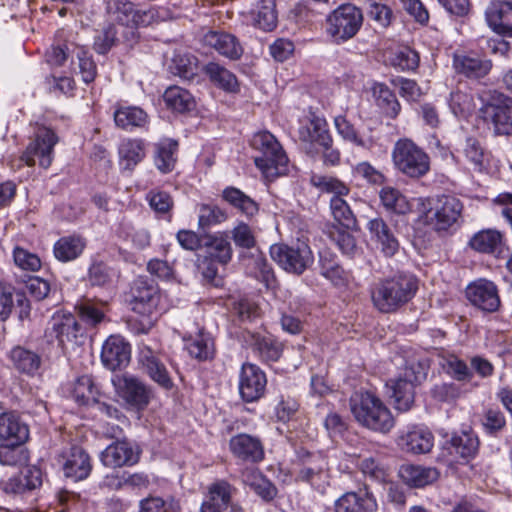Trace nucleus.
Instances as JSON below:
<instances>
[{
  "instance_id": "f257e3e1",
  "label": "nucleus",
  "mask_w": 512,
  "mask_h": 512,
  "mask_svg": "<svg viewBox=\"0 0 512 512\" xmlns=\"http://www.w3.org/2000/svg\"><path fill=\"white\" fill-rule=\"evenodd\" d=\"M417 290L418 281L414 276L398 274L375 283L371 289V299L380 312L391 313L408 303Z\"/></svg>"
},
{
  "instance_id": "f03ea898",
  "label": "nucleus",
  "mask_w": 512,
  "mask_h": 512,
  "mask_svg": "<svg viewBox=\"0 0 512 512\" xmlns=\"http://www.w3.org/2000/svg\"><path fill=\"white\" fill-rule=\"evenodd\" d=\"M350 409L355 420L369 430L388 433L395 425L391 410L371 392L355 393L350 399Z\"/></svg>"
},
{
  "instance_id": "7ed1b4c3",
  "label": "nucleus",
  "mask_w": 512,
  "mask_h": 512,
  "mask_svg": "<svg viewBox=\"0 0 512 512\" xmlns=\"http://www.w3.org/2000/svg\"><path fill=\"white\" fill-rule=\"evenodd\" d=\"M251 146L259 153L254 162L265 178L274 180L288 172V157L273 134L268 131L254 134Z\"/></svg>"
},
{
  "instance_id": "20e7f679",
  "label": "nucleus",
  "mask_w": 512,
  "mask_h": 512,
  "mask_svg": "<svg viewBox=\"0 0 512 512\" xmlns=\"http://www.w3.org/2000/svg\"><path fill=\"white\" fill-rule=\"evenodd\" d=\"M429 366L425 362L417 361L406 365L404 369L386 386L389 388L391 398L394 399L395 408L401 412L411 409L414 404L415 387L427 378Z\"/></svg>"
},
{
  "instance_id": "39448f33",
  "label": "nucleus",
  "mask_w": 512,
  "mask_h": 512,
  "mask_svg": "<svg viewBox=\"0 0 512 512\" xmlns=\"http://www.w3.org/2000/svg\"><path fill=\"white\" fill-rule=\"evenodd\" d=\"M394 168L408 178L419 179L430 170V157L409 138L397 140L391 152Z\"/></svg>"
},
{
  "instance_id": "423d86ee",
  "label": "nucleus",
  "mask_w": 512,
  "mask_h": 512,
  "mask_svg": "<svg viewBox=\"0 0 512 512\" xmlns=\"http://www.w3.org/2000/svg\"><path fill=\"white\" fill-rule=\"evenodd\" d=\"M362 23L361 10L352 4H344L328 16L326 32L333 42L339 44L353 38Z\"/></svg>"
},
{
  "instance_id": "0eeeda50",
  "label": "nucleus",
  "mask_w": 512,
  "mask_h": 512,
  "mask_svg": "<svg viewBox=\"0 0 512 512\" xmlns=\"http://www.w3.org/2000/svg\"><path fill=\"white\" fill-rule=\"evenodd\" d=\"M270 255L282 269L296 275H301L314 261L309 245L300 241L292 245L274 244Z\"/></svg>"
},
{
  "instance_id": "6e6552de",
  "label": "nucleus",
  "mask_w": 512,
  "mask_h": 512,
  "mask_svg": "<svg viewBox=\"0 0 512 512\" xmlns=\"http://www.w3.org/2000/svg\"><path fill=\"white\" fill-rule=\"evenodd\" d=\"M462 211L463 204L458 198L451 195H442L426 212L425 221L436 232H447L458 225Z\"/></svg>"
},
{
  "instance_id": "1a4fd4ad",
  "label": "nucleus",
  "mask_w": 512,
  "mask_h": 512,
  "mask_svg": "<svg viewBox=\"0 0 512 512\" xmlns=\"http://www.w3.org/2000/svg\"><path fill=\"white\" fill-rule=\"evenodd\" d=\"M137 363L141 373L160 388L166 391L173 389V379L166 365L161 360L159 352L143 344L139 347Z\"/></svg>"
},
{
  "instance_id": "9d476101",
  "label": "nucleus",
  "mask_w": 512,
  "mask_h": 512,
  "mask_svg": "<svg viewBox=\"0 0 512 512\" xmlns=\"http://www.w3.org/2000/svg\"><path fill=\"white\" fill-rule=\"evenodd\" d=\"M58 142L55 132L47 127L38 128L35 139L26 148L22 160L28 166H34L38 157L39 165L44 169L50 167L54 157V146Z\"/></svg>"
},
{
  "instance_id": "9b49d317",
  "label": "nucleus",
  "mask_w": 512,
  "mask_h": 512,
  "mask_svg": "<svg viewBox=\"0 0 512 512\" xmlns=\"http://www.w3.org/2000/svg\"><path fill=\"white\" fill-rule=\"evenodd\" d=\"M329 470L326 460L320 455H310L299 466L295 480L307 483L320 493L329 486Z\"/></svg>"
},
{
  "instance_id": "f8f14e48",
  "label": "nucleus",
  "mask_w": 512,
  "mask_h": 512,
  "mask_svg": "<svg viewBox=\"0 0 512 512\" xmlns=\"http://www.w3.org/2000/svg\"><path fill=\"white\" fill-rule=\"evenodd\" d=\"M79 335H82V327L72 314L53 315L45 330L48 341L56 340L61 349H65L69 343L76 342Z\"/></svg>"
},
{
  "instance_id": "ddd939ff",
  "label": "nucleus",
  "mask_w": 512,
  "mask_h": 512,
  "mask_svg": "<svg viewBox=\"0 0 512 512\" xmlns=\"http://www.w3.org/2000/svg\"><path fill=\"white\" fill-rule=\"evenodd\" d=\"M465 293L470 303L484 312H496L501 305L499 291L493 281L478 279L467 286Z\"/></svg>"
},
{
  "instance_id": "4468645a",
  "label": "nucleus",
  "mask_w": 512,
  "mask_h": 512,
  "mask_svg": "<svg viewBox=\"0 0 512 512\" xmlns=\"http://www.w3.org/2000/svg\"><path fill=\"white\" fill-rule=\"evenodd\" d=\"M512 100L502 93H497L482 109L483 117L490 121L498 135H512Z\"/></svg>"
},
{
  "instance_id": "2eb2a0df",
  "label": "nucleus",
  "mask_w": 512,
  "mask_h": 512,
  "mask_svg": "<svg viewBox=\"0 0 512 512\" xmlns=\"http://www.w3.org/2000/svg\"><path fill=\"white\" fill-rule=\"evenodd\" d=\"M267 385L266 374L256 365L243 363L239 375V393L247 402L259 400L265 393Z\"/></svg>"
},
{
  "instance_id": "dca6fc26",
  "label": "nucleus",
  "mask_w": 512,
  "mask_h": 512,
  "mask_svg": "<svg viewBox=\"0 0 512 512\" xmlns=\"http://www.w3.org/2000/svg\"><path fill=\"white\" fill-rule=\"evenodd\" d=\"M117 389L121 398L139 411L146 409L154 398L153 388L134 376L119 379Z\"/></svg>"
},
{
  "instance_id": "f3484780",
  "label": "nucleus",
  "mask_w": 512,
  "mask_h": 512,
  "mask_svg": "<svg viewBox=\"0 0 512 512\" xmlns=\"http://www.w3.org/2000/svg\"><path fill=\"white\" fill-rule=\"evenodd\" d=\"M140 451L127 440H117L100 454L101 463L108 468L130 467L139 462Z\"/></svg>"
},
{
  "instance_id": "a211bd4d",
  "label": "nucleus",
  "mask_w": 512,
  "mask_h": 512,
  "mask_svg": "<svg viewBox=\"0 0 512 512\" xmlns=\"http://www.w3.org/2000/svg\"><path fill=\"white\" fill-rule=\"evenodd\" d=\"M131 359V346L119 335L109 336L102 345L101 362L111 371L126 367Z\"/></svg>"
},
{
  "instance_id": "6ab92c4d",
  "label": "nucleus",
  "mask_w": 512,
  "mask_h": 512,
  "mask_svg": "<svg viewBox=\"0 0 512 512\" xmlns=\"http://www.w3.org/2000/svg\"><path fill=\"white\" fill-rule=\"evenodd\" d=\"M229 450L238 460L247 463H259L264 459V446L259 437L239 433L229 440Z\"/></svg>"
},
{
  "instance_id": "aec40b11",
  "label": "nucleus",
  "mask_w": 512,
  "mask_h": 512,
  "mask_svg": "<svg viewBox=\"0 0 512 512\" xmlns=\"http://www.w3.org/2000/svg\"><path fill=\"white\" fill-rule=\"evenodd\" d=\"M131 294V307L136 314H156V308L159 303L157 286L148 283L147 280L139 278L134 282Z\"/></svg>"
},
{
  "instance_id": "412c9836",
  "label": "nucleus",
  "mask_w": 512,
  "mask_h": 512,
  "mask_svg": "<svg viewBox=\"0 0 512 512\" xmlns=\"http://www.w3.org/2000/svg\"><path fill=\"white\" fill-rule=\"evenodd\" d=\"M371 240L375 242L376 247L386 256H394L400 248L399 241L392 229L381 217L370 219L366 225Z\"/></svg>"
},
{
  "instance_id": "4be33fe9",
  "label": "nucleus",
  "mask_w": 512,
  "mask_h": 512,
  "mask_svg": "<svg viewBox=\"0 0 512 512\" xmlns=\"http://www.w3.org/2000/svg\"><path fill=\"white\" fill-rule=\"evenodd\" d=\"M29 426L15 411L0 414V445L2 443H26L29 440Z\"/></svg>"
},
{
  "instance_id": "5701e85b",
  "label": "nucleus",
  "mask_w": 512,
  "mask_h": 512,
  "mask_svg": "<svg viewBox=\"0 0 512 512\" xmlns=\"http://www.w3.org/2000/svg\"><path fill=\"white\" fill-rule=\"evenodd\" d=\"M245 342L263 362H277L284 351V344L272 335L247 333Z\"/></svg>"
},
{
  "instance_id": "b1692460",
  "label": "nucleus",
  "mask_w": 512,
  "mask_h": 512,
  "mask_svg": "<svg viewBox=\"0 0 512 512\" xmlns=\"http://www.w3.org/2000/svg\"><path fill=\"white\" fill-rule=\"evenodd\" d=\"M399 477L408 487L422 489L437 482L440 471L433 466L403 464L399 469Z\"/></svg>"
},
{
  "instance_id": "393cba45",
  "label": "nucleus",
  "mask_w": 512,
  "mask_h": 512,
  "mask_svg": "<svg viewBox=\"0 0 512 512\" xmlns=\"http://www.w3.org/2000/svg\"><path fill=\"white\" fill-rule=\"evenodd\" d=\"M203 43L230 60L240 59L244 52L239 39L224 31H208L203 37Z\"/></svg>"
},
{
  "instance_id": "a878e982",
  "label": "nucleus",
  "mask_w": 512,
  "mask_h": 512,
  "mask_svg": "<svg viewBox=\"0 0 512 512\" xmlns=\"http://www.w3.org/2000/svg\"><path fill=\"white\" fill-rule=\"evenodd\" d=\"M135 8L136 6L130 0H105V11L108 17L125 26L128 45H132L138 38L137 32L130 29Z\"/></svg>"
},
{
  "instance_id": "bb28decb",
  "label": "nucleus",
  "mask_w": 512,
  "mask_h": 512,
  "mask_svg": "<svg viewBox=\"0 0 512 512\" xmlns=\"http://www.w3.org/2000/svg\"><path fill=\"white\" fill-rule=\"evenodd\" d=\"M377 508L375 497L366 487L358 492H347L335 502V512H375Z\"/></svg>"
},
{
  "instance_id": "cd10ccee",
  "label": "nucleus",
  "mask_w": 512,
  "mask_h": 512,
  "mask_svg": "<svg viewBox=\"0 0 512 512\" xmlns=\"http://www.w3.org/2000/svg\"><path fill=\"white\" fill-rule=\"evenodd\" d=\"M119 166L132 172L146 157V144L140 138L123 139L118 146Z\"/></svg>"
},
{
  "instance_id": "c85d7f7f",
  "label": "nucleus",
  "mask_w": 512,
  "mask_h": 512,
  "mask_svg": "<svg viewBox=\"0 0 512 512\" xmlns=\"http://www.w3.org/2000/svg\"><path fill=\"white\" fill-rule=\"evenodd\" d=\"M453 67L458 74L470 79H480L490 72L492 63L478 55L455 54Z\"/></svg>"
},
{
  "instance_id": "c756f323",
  "label": "nucleus",
  "mask_w": 512,
  "mask_h": 512,
  "mask_svg": "<svg viewBox=\"0 0 512 512\" xmlns=\"http://www.w3.org/2000/svg\"><path fill=\"white\" fill-rule=\"evenodd\" d=\"M179 142L172 138H162L153 145V162L162 174H168L175 169Z\"/></svg>"
},
{
  "instance_id": "7c9ffc66",
  "label": "nucleus",
  "mask_w": 512,
  "mask_h": 512,
  "mask_svg": "<svg viewBox=\"0 0 512 512\" xmlns=\"http://www.w3.org/2000/svg\"><path fill=\"white\" fill-rule=\"evenodd\" d=\"M398 444L407 453L426 454L434 446V436L429 430L416 427L400 436Z\"/></svg>"
},
{
  "instance_id": "2f4dec72",
  "label": "nucleus",
  "mask_w": 512,
  "mask_h": 512,
  "mask_svg": "<svg viewBox=\"0 0 512 512\" xmlns=\"http://www.w3.org/2000/svg\"><path fill=\"white\" fill-rule=\"evenodd\" d=\"M486 19L494 31L512 37V1L493 3L486 10Z\"/></svg>"
},
{
  "instance_id": "473e14b6",
  "label": "nucleus",
  "mask_w": 512,
  "mask_h": 512,
  "mask_svg": "<svg viewBox=\"0 0 512 512\" xmlns=\"http://www.w3.org/2000/svg\"><path fill=\"white\" fill-rule=\"evenodd\" d=\"M504 244V235L497 229H483L475 234L468 241V246L479 253L495 254L500 252Z\"/></svg>"
},
{
  "instance_id": "72a5a7b5",
  "label": "nucleus",
  "mask_w": 512,
  "mask_h": 512,
  "mask_svg": "<svg viewBox=\"0 0 512 512\" xmlns=\"http://www.w3.org/2000/svg\"><path fill=\"white\" fill-rule=\"evenodd\" d=\"M91 469L89 455L81 447H72L63 466L65 476L74 481L83 480L89 476Z\"/></svg>"
},
{
  "instance_id": "f704fd0d",
  "label": "nucleus",
  "mask_w": 512,
  "mask_h": 512,
  "mask_svg": "<svg viewBox=\"0 0 512 512\" xmlns=\"http://www.w3.org/2000/svg\"><path fill=\"white\" fill-rule=\"evenodd\" d=\"M205 255L217 261L220 265H227L233 255L232 246L229 237L223 233L208 235L204 242Z\"/></svg>"
},
{
  "instance_id": "c9c22d12",
  "label": "nucleus",
  "mask_w": 512,
  "mask_h": 512,
  "mask_svg": "<svg viewBox=\"0 0 512 512\" xmlns=\"http://www.w3.org/2000/svg\"><path fill=\"white\" fill-rule=\"evenodd\" d=\"M86 248V239L79 235L63 236L53 247L55 258L63 263L76 260Z\"/></svg>"
},
{
  "instance_id": "e433bc0d",
  "label": "nucleus",
  "mask_w": 512,
  "mask_h": 512,
  "mask_svg": "<svg viewBox=\"0 0 512 512\" xmlns=\"http://www.w3.org/2000/svg\"><path fill=\"white\" fill-rule=\"evenodd\" d=\"M114 121L117 127L131 131L143 128L148 123L147 113L136 106H122L114 111Z\"/></svg>"
},
{
  "instance_id": "4c0bfd02",
  "label": "nucleus",
  "mask_w": 512,
  "mask_h": 512,
  "mask_svg": "<svg viewBox=\"0 0 512 512\" xmlns=\"http://www.w3.org/2000/svg\"><path fill=\"white\" fill-rule=\"evenodd\" d=\"M243 481L265 502H270L277 496L276 486L258 469L247 470L243 474Z\"/></svg>"
},
{
  "instance_id": "58836bf2",
  "label": "nucleus",
  "mask_w": 512,
  "mask_h": 512,
  "mask_svg": "<svg viewBox=\"0 0 512 512\" xmlns=\"http://www.w3.org/2000/svg\"><path fill=\"white\" fill-rule=\"evenodd\" d=\"M203 72L212 83L224 91L230 93L239 91V83L236 76L224 66L216 62H209L204 66Z\"/></svg>"
},
{
  "instance_id": "ea45409f",
  "label": "nucleus",
  "mask_w": 512,
  "mask_h": 512,
  "mask_svg": "<svg viewBox=\"0 0 512 512\" xmlns=\"http://www.w3.org/2000/svg\"><path fill=\"white\" fill-rule=\"evenodd\" d=\"M449 443L455 452L465 459L474 458L480 447L479 438L471 428L453 434Z\"/></svg>"
},
{
  "instance_id": "a19ab883",
  "label": "nucleus",
  "mask_w": 512,
  "mask_h": 512,
  "mask_svg": "<svg viewBox=\"0 0 512 512\" xmlns=\"http://www.w3.org/2000/svg\"><path fill=\"white\" fill-rule=\"evenodd\" d=\"M10 359L16 370L27 375H34L41 366L40 355L21 346L10 351Z\"/></svg>"
},
{
  "instance_id": "79ce46f5",
  "label": "nucleus",
  "mask_w": 512,
  "mask_h": 512,
  "mask_svg": "<svg viewBox=\"0 0 512 512\" xmlns=\"http://www.w3.org/2000/svg\"><path fill=\"white\" fill-rule=\"evenodd\" d=\"M223 199L247 217H253L259 211L258 203L240 189L227 187L222 192Z\"/></svg>"
},
{
  "instance_id": "37998d69",
  "label": "nucleus",
  "mask_w": 512,
  "mask_h": 512,
  "mask_svg": "<svg viewBox=\"0 0 512 512\" xmlns=\"http://www.w3.org/2000/svg\"><path fill=\"white\" fill-rule=\"evenodd\" d=\"M163 100L168 108L173 111L184 113L195 107V100L192 94L179 86H171L166 89Z\"/></svg>"
},
{
  "instance_id": "c03bdc74",
  "label": "nucleus",
  "mask_w": 512,
  "mask_h": 512,
  "mask_svg": "<svg viewBox=\"0 0 512 512\" xmlns=\"http://www.w3.org/2000/svg\"><path fill=\"white\" fill-rule=\"evenodd\" d=\"M383 207L390 213L405 215L411 211V205L407 198L396 188L383 187L379 192Z\"/></svg>"
},
{
  "instance_id": "a18cd8bd",
  "label": "nucleus",
  "mask_w": 512,
  "mask_h": 512,
  "mask_svg": "<svg viewBox=\"0 0 512 512\" xmlns=\"http://www.w3.org/2000/svg\"><path fill=\"white\" fill-rule=\"evenodd\" d=\"M439 364L443 371L457 382L468 383L474 376L467 363L455 355L442 357Z\"/></svg>"
},
{
  "instance_id": "49530a36",
  "label": "nucleus",
  "mask_w": 512,
  "mask_h": 512,
  "mask_svg": "<svg viewBox=\"0 0 512 512\" xmlns=\"http://www.w3.org/2000/svg\"><path fill=\"white\" fill-rule=\"evenodd\" d=\"M373 94L376 98L377 105L383 110L384 114L395 119L400 111L401 105L396 95L383 83H376L373 87Z\"/></svg>"
},
{
  "instance_id": "de8ad7c7",
  "label": "nucleus",
  "mask_w": 512,
  "mask_h": 512,
  "mask_svg": "<svg viewBox=\"0 0 512 512\" xmlns=\"http://www.w3.org/2000/svg\"><path fill=\"white\" fill-rule=\"evenodd\" d=\"M104 302H95L89 298L79 300L75 306L80 319L90 326H97L105 319Z\"/></svg>"
},
{
  "instance_id": "09e8293b",
  "label": "nucleus",
  "mask_w": 512,
  "mask_h": 512,
  "mask_svg": "<svg viewBox=\"0 0 512 512\" xmlns=\"http://www.w3.org/2000/svg\"><path fill=\"white\" fill-rule=\"evenodd\" d=\"M310 182L320 192L333 194V197H343L350 193L349 186L334 176L313 174Z\"/></svg>"
},
{
  "instance_id": "8fccbe9b",
  "label": "nucleus",
  "mask_w": 512,
  "mask_h": 512,
  "mask_svg": "<svg viewBox=\"0 0 512 512\" xmlns=\"http://www.w3.org/2000/svg\"><path fill=\"white\" fill-rule=\"evenodd\" d=\"M246 268L256 279L269 285L274 279V274L264 254L256 250L246 258Z\"/></svg>"
},
{
  "instance_id": "3c124183",
  "label": "nucleus",
  "mask_w": 512,
  "mask_h": 512,
  "mask_svg": "<svg viewBox=\"0 0 512 512\" xmlns=\"http://www.w3.org/2000/svg\"><path fill=\"white\" fill-rule=\"evenodd\" d=\"M237 489L226 480H216L208 487V499L204 502H212L216 507H228Z\"/></svg>"
},
{
  "instance_id": "603ef678",
  "label": "nucleus",
  "mask_w": 512,
  "mask_h": 512,
  "mask_svg": "<svg viewBox=\"0 0 512 512\" xmlns=\"http://www.w3.org/2000/svg\"><path fill=\"white\" fill-rule=\"evenodd\" d=\"M98 390L89 375L80 376L74 383L72 397L79 405H88L97 400Z\"/></svg>"
},
{
  "instance_id": "864d4df0",
  "label": "nucleus",
  "mask_w": 512,
  "mask_h": 512,
  "mask_svg": "<svg viewBox=\"0 0 512 512\" xmlns=\"http://www.w3.org/2000/svg\"><path fill=\"white\" fill-rule=\"evenodd\" d=\"M140 512H181L179 500L174 497L163 499L158 496H149L139 503Z\"/></svg>"
},
{
  "instance_id": "5fc2aeb1",
  "label": "nucleus",
  "mask_w": 512,
  "mask_h": 512,
  "mask_svg": "<svg viewBox=\"0 0 512 512\" xmlns=\"http://www.w3.org/2000/svg\"><path fill=\"white\" fill-rule=\"evenodd\" d=\"M168 11L165 8L150 6L147 9L135 8L133 21L130 29L136 27H147L155 23L164 21L167 17Z\"/></svg>"
},
{
  "instance_id": "6e6d98bb",
  "label": "nucleus",
  "mask_w": 512,
  "mask_h": 512,
  "mask_svg": "<svg viewBox=\"0 0 512 512\" xmlns=\"http://www.w3.org/2000/svg\"><path fill=\"white\" fill-rule=\"evenodd\" d=\"M275 0H260L255 13V24L264 31H271L277 25Z\"/></svg>"
},
{
  "instance_id": "4d7b16f0",
  "label": "nucleus",
  "mask_w": 512,
  "mask_h": 512,
  "mask_svg": "<svg viewBox=\"0 0 512 512\" xmlns=\"http://www.w3.org/2000/svg\"><path fill=\"white\" fill-rule=\"evenodd\" d=\"M330 209L334 220L344 228L352 229L356 226V217L343 197H332L330 200Z\"/></svg>"
},
{
  "instance_id": "13d9d810",
  "label": "nucleus",
  "mask_w": 512,
  "mask_h": 512,
  "mask_svg": "<svg viewBox=\"0 0 512 512\" xmlns=\"http://www.w3.org/2000/svg\"><path fill=\"white\" fill-rule=\"evenodd\" d=\"M150 208L159 215H170L174 201L169 192L152 189L146 195Z\"/></svg>"
},
{
  "instance_id": "bf43d9fd",
  "label": "nucleus",
  "mask_w": 512,
  "mask_h": 512,
  "mask_svg": "<svg viewBox=\"0 0 512 512\" xmlns=\"http://www.w3.org/2000/svg\"><path fill=\"white\" fill-rule=\"evenodd\" d=\"M389 61L393 67L402 71L414 70L419 65V55L409 47H402L391 54Z\"/></svg>"
},
{
  "instance_id": "052dcab7",
  "label": "nucleus",
  "mask_w": 512,
  "mask_h": 512,
  "mask_svg": "<svg viewBox=\"0 0 512 512\" xmlns=\"http://www.w3.org/2000/svg\"><path fill=\"white\" fill-rule=\"evenodd\" d=\"M72 53L75 54L79 60L82 80L87 84L94 81L97 75V66L88 50L84 46H75Z\"/></svg>"
},
{
  "instance_id": "680f3d73",
  "label": "nucleus",
  "mask_w": 512,
  "mask_h": 512,
  "mask_svg": "<svg viewBox=\"0 0 512 512\" xmlns=\"http://www.w3.org/2000/svg\"><path fill=\"white\" fill-rule=\"evenodd\" d=\"M189 354L198 360L212 358L214 343L209 335L200 333L188 344Z\"/></svg>"
},
{
  "instance_id": "e2e57ef3",
  "label": "nucleus",
  "mask_w": 512,
  "mask_h": 512,
  "mask_svg": "<svg viewBox=\"0 0 512 512\" xmlns=\"http://www.w3.org/2000/svg\"><path fill=\"white\" fill-rule=\"evenodd\" d=\"M334 123L337 132L344 140L363 148H368L371 145V141L363 139L358 134L355 127L344 116H337L334 120Z\"/></svg>"
},
{
  "instance_id": "0e129e2a",
  "label": "nucleus",
  "mask_w": 512,
  "mask_h": 512,
  "mask_svg": "<svg viewBox=\"0 0 512 512\" xmlns=\"http://www.w3.org/2000/svg\"><path fill=\"white\" fill-rule=\"evenodd\" d=\"M172 63L175 73L181 78L192 79L197 74L198 60L193 55L178 53Z\"/></svg>"
},
{
  "instance_id": "69168bd1",
  "label": "nucleus",
  "mask_w": 512,
  "mask_h": 512,
  "mask_svg": "<svg viewBox=\"0 0 512 512\" xmlns=\"http://www.w3.org/2000/svg\"><path fill=\"white\" fill-rule=\"evenodd\" d=\"M463 153L475 171H482L484 168L485 151L477 139L473 137L467 138Z\"/></svg>"
},
{
  "instance_id": "338daca9",
  "label": "nucleus",
  "mask_w": 512,
  "mask_h": 512,
  "mask_svg": "<svg viewBox=\"0 0 512 512\" xmlns=\"http://www.w3.org/2000/svg\"><path fill=\"white\" fill-rule=\"evenodd\" d=\"M226 213L216 205L202 204L199 207L198 225L205 229L226 220Z\"/></svg>"
},
{
  "instance_id": "774afa93",
  "label": "nucleus",
  "mask_w": 512,
  "mask_h": 512,
  "mask_svg": "<svg viewBox=\"0 0 512 512\" xmlns=\"http://www.w3.org/2000/svg\"><path fill=\"white\" fill-rule=\"evenodd\" d=\"M113 270L104 262H94L88 270V282L92 286L104 287L112 282Z\"/></svg>"
}]
</instances>
